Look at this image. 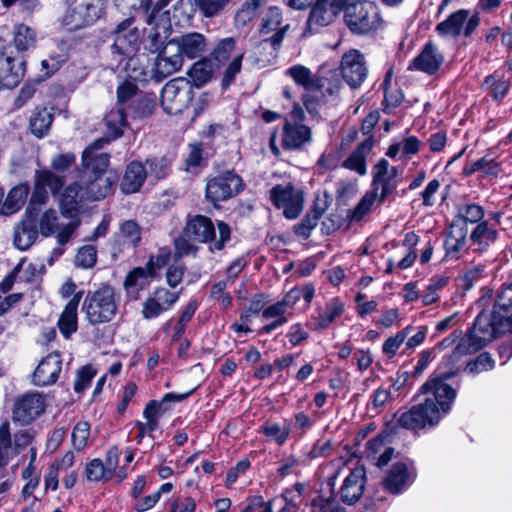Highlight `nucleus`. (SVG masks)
I'll list each match as a JSON object with an SVG mask.
<instances>
[{"instance_id":"nucleus-1","label":"nucleus","mask_w":512,"mask_h":512,"mask_svg":"<svg viewBox=\"0 0 512 512\" xmlns=\"http://www.w3.org/2000/svg\"><path fill=\"white\" fill-rule=\"evenodd\" d=\"M470 346L461 338L453 352L445 356L439 366V374L431 377L421 386L426 396L423 403L413 405L399 417V423L413 431L426 426H436L449 413L456 398V390L445 381L455 376L461 368V358L473 354Z\"/></svg>"},{"instance_id":"nucleus-2","label":"nucleus","mask_w":512,"mask_h":512,"mask_svg":"<svg viewBox=\"0 0 512 512\" xmlns=\"http://www.w3.org/2000/svg\"><path fill=\"white\" fill-rule=\"evenodd\" d=\"M218 238L212 220L204 215H194L188 219L182 234L175 239V257L195 255L198 251L196 243H209L211 251H220L230 240L231 229L223 221L217 222Z\"/></svg>"},{"instance_id":"nucleus-3","label":"nucleus","mask_w":512,"mask_h":512,"mask_svg":"<svg viewBox=\"0 0 512 512\" xmlns=\"http://www.w3.org/2000/svg\"><path fill=\"white\" fill-rule=\"evenodd\" d=\"M207 47L203 34L190 32L166 42L162 55L155 63V73L161 79L178 71L183 65V57L194 59L201 56Z\"/></svg>"},{"instance_id":"nucleus-4","label":"nucleus","mask_w":512,"mask_h":512,"mask_svg":"<svg viewBox=\"0 0 512 512\" xmlns=\"http://www.w3.org/2000/svg\"><path fill=\"white\" fill-rule=\"evenodd\" d=\"M120 304V295L110 285H101L89 291L84 298L82 311L89 324L96 326L114 319Z\"/></svg>"},{"instance_id":"nucleus-5","label":"nucleus","mask_w":512,"mask_h":512,"mask_svg":"<svg viewBox=\"0 0 512 512\" xmlns=\"http://www.w3.org/2000/svg\"><path fill=\"white\" fill-rule=\"evenodd\" d=\"M506 331L512 332V320L509 316L498 315L493 311L481 312L462 339L470 346V350L477 352Z\"/></svg>"},{"instance_id":"nucleus-6","label":"nucleus","mask_w":512,"mask_h":512,"mask_svg":"<svg viewBox=\"0 0 512 512\" xmlns=\"http://www.w3.org/2000/svg\"><path fill=\"white\" fill-rule=\"evenodd\" d=\"M194 97L191 82L182 77L168 81L161 90V107L165 113L177 115L189 107Z\"/></svg>"},{"instance_id":"nucleus-7","label":"nucleus","mask_w":512,"mask_h":512,"mask_svg":"<svg viewBox=\"0 0 512 512\" xmlns=\"http://www.w3.org/2000/svg\"><path fill=\"white\" fill-rule=\"evenodd\" d=\"M138 87L131 81H124L117 87V107L106 114L104 120L110 134L113 138H118L123 134V129L127 125V111L129 105L135 101Z\"/></svg>"},{"instance_id":"nucleus-8","label":"nucleus","mask_w":512,"mask_h":512,"mask_svg":"<svg viewBox=\"0 0 512 512\" xmlns=\"http://www.w3.org/2000/svg\"><path fill=\"white\" fill-rule=\"evenodd\" d=\"M65 216L66 214L64 217ZM62 218L63 214H59V212L53 208L45 209L41 213H39L37 210L36 225L40 234L43 237H50L54 235L56 237L57 243L60 245H64L69 242L76 229L78 228L80 221L70 220L64 223Z\"/></svg>"},{"instance_id":"nucleus-9","label":"nucleus","mask_w":512,"mask_h":512,"mask_svg":"<svg viewBox=\"0 0 512 512\" xmlns=\"http://www.w3.org/2000/svg\"><path fill=\"white\" fill-rule=\"evenodd\" d=\"M385 21L374 1H354V34L375 35L384 30Z\"/></svg>"},{"instance_id":"nucleus-10","label":"nucleus","mask_w":512,"mask_h":512,"mask_svg":"<svg viewBox=\"0 0 512 512\" xmlns=\"http://www.w3.org/2000/svg\"><path fill=\"white\" fill-rule=\"evenodd\" d=\"M64 185V179L53 174L49 170L36 171L34 177V186L30 201L25 211L28 215L31 213L37 215L38 207L46 204L50 191L53 194L58 193Z\"/></svg>"},{"instance_id":"nucleus-11","label":"nucleus","mask_w":512,"mask_h":512,"mask_svg":"<svg viewBox=\"0 0 512 512\" xmlns=\"http://www.w3.org/2000/svg\"><path fill=\"white\" fill-rule=\"evenodd\" d=\"M269 197L274 206L282 209L288 219L297 218L303 210V192L292 184L274 186L269 191Z\"/></svg>"},{"instance_id":"nucleus-12","label":"nucleus","mask_w":512,"mask_h":512,"mask_svg":"<svg viewBox=\"0 0 512 512\" xmlns=\"http://www.w3.org/2000/svg\"><path fill=\"white\" fill-rule=\"evenodd\" d=\"M105 0H74L64 17L69 29H79L97 20L104 9Z\"/></svg>"},{"instance_id":"nucleus-13","label":"nucleus","mask_w":512,"mask_h":512,"mask_svg":"<svg viewBox=\"0 0 512 512\" xmlns=\"http://www.w3.org/2000/svg\"><path fill=\"white\" fill-rule=\"evenodd\" d=\"M243 189V181L233 171H226L208 180L206 198L213 204L237 195Z\"/></svg>"},{"instance_id":"nucleus-14","label":"nucleus","mask_w":512,"mask_h":512,"mask_svg":"<svg viewBox=\"0 0 512 512\" xmlns=\"http://www.w3.org/2000/svg\"><path fill=\"white\" fill-rule=\"evenodd\" d=\"M469 15V10L460 9L450 14L444 21L438 23L435 30L442 37L455 38L458 37L462 31L465 37H469L480 23L478 14Z\"/></svg>"},{"instance_id":"nucleus-15","label":"nucleus","mask_w":512,"mask_h":512,"mask_svg":"<svg viewBox=\"0 0 512 512\" xmlns=\"http://www.w3.org/2000/svg\"><path fill=\"white\" fill-rule=\"evenodd\" d=\"M112 139L113 136L98 138L83 151V175L113 173L108 170L110 155L102 152L104 145L109 144Z\"/></svg>"},{"instance_id":"nucleus-16","label":"nucleus","mask_w":512,"mask_h":512,"mask_svg":"<svg viewBox=\"0 0 512 512\" xmlns=\"http://www.w3.org/2000/svg\"><path fill=\"white\" fill-rule=\"evenodd\" d=\"M45 396L39 392H28L19 397L13 408V420L22 425L30 424L44 413Z\"/></svg>"},{"instance_id":"nucleus-17","label":"nucleus","mask_w":512,"mask_h":512,"mask_svg":"<svg viewBox=\"0 0 512 512\" xmlns=\"http://www.w3.org/2000/svg\"><path fill=\"white\" fill-rule=\"evenodd\" d=\"M117 182L114 173L82 175L81 197L90 201H98L107 197Z\"/></svg>"},{"instance_id":"nucleus-18","label":"nucleus","mask_w":512,"mask_h":512,"mask_svg":"<svg viewBox=\"0 0 512 512\" xmlns=\"http://www.w3.org/2000/svg\"><path fill=\"white\" fill-rule=\"evenodd\" d=\"M443 62V53L436 44L429 41L409 64L408 70L421 71L428 75H434L440 69Z\"/></svg>"},{"instance_id":"nucleus-19","label":"nucleus","mask_w":512,"mask_h":512,"mask_svg":"<svg viewBox=\"0 0 512 512\" xmlns=\"http://www.w3.org/2000/svg\"><path fill=\"white\" fill-rule=\"evenodd\" d=\"M170 0H156L153 4V0H115L116 6L129 13L135 12L142 15L147 24L156 26V18L160 11L164 9Z\"/></svg>"},{"instance_id":"nucleus-20","label":"nucleus","mask_w":512,"mask_h":512,"mask_svg":"<svg viewBox=\"0 0 512 512\" xmlns=\"http://www.w3.org/2000/svg\"><path fill=\"white\" fill-rule=\"evenodd\" d=\"M62 371V358L58 352L48 354L43 358L33 373V383L44 387L56 383Z\"/></svg>"},{"instance_id":"nucleus-21","label":"nucleus","mask_w":512,"mask_h":512,"mask_svg":"<svg viewBox=\"0 0 512 512\" xmlns=\"http://www.w3.org/2000/svg\"><path fill=\"white\" fill-rule=\"evenodd\" d=\"M327 65H322L315 75L311 70L303 65H294L290 67L286 74L291 76L294 82L307 91H319L324 88L326 81Z\"/></svg>"},{"instance_id":"nucleus-22","label":"nucleus","mask_w":512,"mask_h":512,"mask_svg":"<svg viewBox=\"0 0 512 512\" xmlns=\"http://www.w3.org/2000/svg\"><path fill=\"white\" fill-rule=\"evenodd\" d=\"M36 221L37 215H28L25 211L21 222L14 228V245L17 249L24 251L35 243L40 234Z\"/></svg>"},{"instance_id":"nucleus-23","label":"nucleus","mask_w":512,"mask_h":512,"mask_svg":"<svg viewBox=\"0 0 512 512\" xmlns=\"http://www.w3.org/2000/svg\"><path fill=\"white\" fill-rule=\"evenodd\" d=\"M25 73V63L22 57H0V84L5 88L17 86Z\"/></svg>"},{"instance_id":"nucleus-24","label":"nucleus","mask_w":512,"mask_h":512,"mask_svg":"<svg viewBox=\"0 0 512 512\" xmlns=\"http://www.w3.org/2000/svg\"><path fill=\"white\" fill-rule=\"evenodd\" d=\"M330 0H317L315 5L310 11L307 19V28L304 32L307 34H315L322 27L329 25L334 17L337 15L334 10L329 6Z\"/></svg>"},{"instance_id":"nucleus-25","label":"nucleus","mask_w":512,"mask_h":512,"mask_svg":"<svg viewBox=\"0 0 512 512\" xmlns=\"http://www.w3.org/2000/svg\"><path fill=\"white\" fill-rule=\"evenodd\" d=\"M311 141V130L301 123L285 122L283 127L282 146L285 149H300L304 144Z\"/></svg>"},{"instance_id":"nucleus-26","label":"nucleus","mask_w":512,"mask_h":512,"mask_svg":"<svg viewBox=\"0 0 512 512\" xmlns=\"http://www.w3.org/2000/svg\"><path fill=\"white\" fill-rule=\"evenodd\" d=\"M192 391L184 394L167 393L164 395L161 401L151 400L147 403L143 416L146 419V426L150 428V431H154L158 428V419L163 414L164 404L166 402H179L187 398Z\"/></svg>"},{"instance_id":"nucleus-27","label":"nucleus","mask_w":512,"mask_h":512,"mask_svg":"<svg viewBox=\"0 0 512 512\" xmlns=\"http://www.w3.org/2000/svg\"><path fill=\"white\" fill-rule=\"evenodd\" d=\"M147 176L146 167L141 162L133 161L126 168L120 188L125 194L138 192Z\"/></svg>"},{"instance_id":"nucleus-28","label":"nucleus","mask_w":512,"mask_h":512,"mask_svg":"<svg viewBox=\"0 0 512 512\" xmlns=\"http://www.w3.org/2000/svg\"><path fill=\"white\" fill-rule=\"evenodd\" d=\"M124 24L125 23H121L118 26L111 49L113 53L129 56L136 50L139 35L137 30L134 28L129 30L124 28Z\"/></svg>"},{"instance_id":"nucleus-29","label":"nucleus","mask_w":512,"mask_h":512,"mask_svg":"<svg viewBox=\"0 0 512 512\" xmlns=\"http://www.w3.org/2000/svg\"><path fill=\"white\" fill-rule=\"evenodd\" d=\"M468 227L458 224H450L444 241L446 256L458 259L467 241Z\"/></svg>"},{"instance_id":"nucleus-30","label":"nucleus","mask_w":512,"mask_h":512,"mask_svg":"<svg viewBox=\"0 0 512 512\" xmlns=\"http://www.w3.org/2000/svg\"><path fill=\"white\" fill-rule=\"evenodd\" d=\"M83 292H77L65 306L58 320V327L65 338L77 330V309Z\"/></svg>"},{"instance_id":"nucleus-31","label":"nucleus","mask_w":512,"mask_h":512,"mask_svg":"<svg viewBox=\"0 0 512 512\" xmlns=\"http://www.w3.org/2000/svg\"><path fill=\"white\" fill-rule=\"evenodd\" d=\"M496 228L489 227L488 221L480 222L471 232L470 241L474 246V251H487L491 244L498 239Z\"/></svg>"},{"instance_id":"nucleus-32","label":"nucleus","mask_w":512,"mask_h":512,"mask_svg":"<svg viewBox=\"0 0 512 512\" xmlns=\"http://www.w3.org/2000/svg\"><path fill=\"white\" fill-rule=\"evenodd\" d=\"M30 186L28 183H20L13 187L1 205L0 214L11 215L19 211L26 202Z\"/></svg>"},{"instance_id":"nucleus-33","label":"nucleus","mask_w":512,"mask_h":512,"mask_svg":"<svg viewBox=\"0 0 512 512\" xmlns=\"http://www.w3.org/2000/svg\"><path fill=\"white\" fill-rule=\"evenodd\" d=\"M54 115L46 107H36L29 118L31 133L37 138H43L48 134Z\"/></svg>"},{"instance_id":"nucleus-34","label":"nucleus","mask_w":512,"mask_h":512,"mask_svg":"<svg viewBox=\"0 0 512 512\" xmlns=\"http://www.w3.org/2000/svg\"><path fill=\"white\" fill-rule=\"evenodd\" d=\"M409 474L406 464H394L384 479V487L392 494H398L408 483Z\"/></svg>"},{"instance_id":"nucleus-35","label":"nucleus","mask_w":512,"mask_h":512,"mask_svg":"<svg viewBox=\"0 0 512 512\" xmlns=\"http://www.w3.org/2000/svg\"><path fill=\"white\" fill-rule=\"evenodd\" d=\"M484 208L475 203L463 204L457 208V214L452 223L463 227H468V223L479 224L484 221Z\"/></svg>"},{"instance_id":"nucleus-36","label":"nucleus","mask_w":512,"mask_h":512,"mask_svg":"<svg viewBox=\"0 0 512 512\" xmlns=\"http://www.w3.org/2000/svg\"><path fill=\"white\" fill-rule=\"evenodd\" d=\"M213 67L211 60L203 59L193 64L188 72L190 82L194 87L200 88L212 77Z\"/></svg>"},{"instance_id":"nucleus-37","label":"nucleus","mask_w":512,"mask_h":512,"mask_svg":"<svg viewBox=\"0 0 512 512\" xmlns=\"http://www.w3.org/2000/svg\"><path fill=\"white\" fill-rule=\"evenodd\" d=\"M403 413L404 412L396 413L394 415V420L386 424V427L382 431V433L367 442V449L370 451L369 455L377 453L384 444V438H388L392 435H395L399 427L410 430L409 428H406L403 425H401L398 421L399 417Z\"/></svg>"},{"instance_id":"nucleus-38","label":"nucleus","mask_w":512,"mask_h":512,"mask_svg":"<svg viewBox=\"0 0 512 512\" xmlns=\"http://www.w3.org/2000/svg\"><path fill=\"white\" fill-rule=\"evenodd\" d=\"M155 98L149 95H143L135 99L127 111V115L135 118H144L153 114L156 109Z\"/></svg>"},{"instance_id":"nucleus-39","label":"nucleus","mask_w":512,"mask_h":512,"mask_svg":"<svg viewBox=\"0 0 512 512\" xmlns=\"http://www.w3.org/2000/svg\"><path fill=\"white\" fill-rule=\"evenodd\" d=\"M236 40L234 37H227L216 42L211 54L210 60L222 65L230 58L235 49Z\"/></svg>"},{"instance_id":"nucleus-40","label":"nucleus","mask_w":512,"mask_h":512,"mask_svg":"<svg viewBox=\"0 0 512 512\" xmlns=\"http://www.w3.org/2000/svg\"><path fill=\"white\" fill-rule=\"evenodd\" d=\"M373 146L374 138L370 135L354 151V171L360 175H365L367 172L366 159L371 154Z\"/></svg>"},{"instance_id":"nucleus-41","label":"nucleus","mask_w":512,"mask_h":512,"mask_svg":"<svg viewBox=\"0 0 512 512\" xmlns=\"http://www.w3.org/2000/svg\"><path fill=\"white\" fill-rule=\"evenodd\" d=\"M118 236L123 239V245L134 248L141 240V229L135 221L127 220L120 225Z\"/></svg>"},{"instance_id":"nucleus-42","label":"nucleus","mask_w":512,"mask_h":512,"mask_svg":"<svg viewBox=\"0 0 512 512\" xmlns=\"http://www.w3.org/2000/svg\"><path fill=\"white\" fill-rule=\"evenodd\" d=\"M166 38H167V32H166L165 27L163 28L162 32L159 31L158 27H153V28H151V30L147 36L145 48L151 53L158 54L155 63H157L159 61V59L162 55V51L164 50V47L166 45V43H165Z\"/></svg>"},{"instance_id":"nucleus-43","label":"nucleus","mask_w":512,"mask_h":512,"mask_svg":"<svg viewBox=\"0 0 512 512\" xmlns=\"http://www.w3.org/2000/svg\"><path fill=\"white\" fill-rule=\"evenodd\" d=\"M483 87L489 91L492 98L496 101H501L509 90L508 83L496 74L487 76L484 79Z\"/></svg>"},{"instance_id":"nucleus-44","label":"nucleus","mask_w":512,"mask_h":512,"mask_svg":"<svg viewBox=\"0 0 512 512\" xmlns=\"http://www.w3.org/2000/svg\"><path fill=\"white\" fill-rule=\"evenodd\" d=\"M230 0H195V6L205 18H213L220 15Z\"/></svg>"},{"instance_id":"nucleus-45","label":"nucleus","mask_w":512,"mask_h":512,"mask_svg":"<svg viewBox=\"0 0 512 512\" xmlns=\"http://www.w3.org/2000/svg\"><path fill=\"white\" fill-rule=\"evenodd\" d=\"M80 187H81V182L74 183L65 189V192L63 193L62 200H61L62 206H63V210H62L63 216L67 212L76 210L78 202H80L82 200H86L85 198L81 197Z\"/></svg>"},{"instance_id":"nucleus-46","label":"nucleus","mask_w":512,"mask_h":512,"mask_svg":"<svg viewBox=\"0 0 512 512\" xmlns=\"http://www.w3.org/2000/svg\"><path fill=\"white\" fill-rule=\"evenodd\" d=\"M35 42V32L28 26L20 24L14 31V43L18 51H25Z\"/></svg>"},{"instance_id":"nucleus-47","label":"nucleus","mask_w":512,"mask_h":512,"mask_svg":"<svg viewBox=\"0 0 512 512\" xmlns=\"http://www.w3.org/2000/svg\"><path fill=\"white\" fill-rule=\"evenodd\" d=\"M512 308V283L503 286L497 293L493 312L507 316Z\"/></svg>"},{"instance_id":"nucleus-48","label":"nucleus","mask_w":512,"mask_h":512,"mask_svg":"<svg viewBox=\"0 0 512 512\" xmlns=\"http://www.w3.org/2000/svg\"><path fill=\"white\" fill-rule=\"evenodd\" d=\"M144 166L156 180L165 178L170 171V161L165 157L147 159Z\"/></svg>"},{"instance_id":"nucleus-49","label":"nucleus","mask_w":512,"mask_h":512,"mask_svg":"<svg viewBox=\"0 0 512 512\" xmlns=\"http://www.w3.org/2000/svg\"><path fill=\"white\" fill-rule=\"evenodd\" d=\"M352 197V184L350 181H340L336 188V200L339 207H347L345 217L352 220V209L349 208V201Z\"/></svg>"},{"instance_id":"nucleus-50","label":"nucleus","mask_w":512,"mask_h":512,"mask_svg":"<svg viewBox=\"0 0 512 512\" xmlns=\"http://www.w3.org/2000/svg\"><path fill=\"white\" fill-rule=\"evenodd\" d=\"M150 276L146 268L137 267L128 273L124 281V287L128 293H135L143 286L142 281Z\"/></svg>"},{"instance_id":"nucleus-51","label":"nucleus","mask_w":512,"mask_h":512,"mask_svg":"<svg viewBox=\"0 0 512 512\" xmlns=\"http://www.w3.org/2000/svg\"><path fill=\"white\" fill-rule=\"evenodd\" d=\"M90 435V425L86 421L78 422L72 432V445L73 447L81 451L87 446V441Z\"/></svg>"},{"instance_id":"nucleus-52","label":"nucleus","mask_w":512,"mask_h":512,"mask_svg":"<svg viewBox=\"0 0 512 512\" xmlns=\"http://www.w3.org/2000/svg\"><path fill=\"white\" fill-rule=\"evenodd\" d=\"M410 328L407 327L401 331H399L395 336L389 337L385 340L383 343V353L389 357L392 358L396 355L399 347L403 344L405 339L408 337L410 333Z\"/></svg>"},{"instance_id":"nucleus-53","label":"nucleus","mask_w":512,"mask_h":512,"mask_svg":"<svg viewBox=\"0 0 512 512\" xmlns=\"http://www.w3.org/2000/svg\"><path fill=\"white\" fill-rule=\"evenodd\" d=\"M377 189L375 187L373 190L368 191L357 206L354 207V221H360L371 210L378 197Z\"/></svg>"},{"instance_id":"nucleus-54","label":"nucleus","mask_w":512,"mask_h":512,"mask_svg":"<svg viewBox=\"0 0 512 512\" xmlns=\"http://www.w3.org/2000/svg\"><path fill=\"white\" fill-rule=\"evenodd\" d=\"M97 260L96 248L92 245L81 247L75 257V264L82 268H92Z\"/></svg>"},{"instance_id":"nucleus-55","label":"nucleus","mask_w":512,"mask_h":512,"mask_svg":"<svg viewBox=\"0 0 512 512\" xmlns=\"http://www.w3.org/2000/svg\"><path fill=\"white\" fill-rule=\"evenodd\" d=\"M85 475L89 481H101L111 476L108 475V471L104 467L102 460L96 458L86 464Z\"/></svg>"},{"instance_id":"nucleus-56","label":"nucleus","mask_w":512,"mask_h":512,"mask_svg":"<svg viewBox=\"0 0 512 512\" xmlns=\"http://www.w3.org/2000/svg\"><path fill=\"white\" fill-rule=\"evenodd\" d=\"M368 67L364 55L357 49H354V75H357V79L354 78V89L361 86L363 81L368 76Z\"/></svg>"},{"instance_id":"nucleus-57","label":"nucleus","mask_w":512,"mask_h":512,"mask_svg":"<svg viewBox=\"0 0 512 512\" xmlns=\"http://www.w3.org/2000/svg\"><path fill=\"white\" fill-rule=\"evenodd\" d=\"M282 23V14L278 7H270L267 15L263 19L261 28L262 34H268L276 31Z\"/></svg>"},{"instance_id":"nucleus-58","label":"nucleus","mask_w":512,"mask_h":512,"mask_svg":"<svg viewBox=\"0 0 512 512\" xmlns=\"http://www.w3.org/2000/svg\"><path fill=\"white\" fill-rule=\"evenodd\" d=\"M494 159L484 156L464 168L465 175H472L475 172L483 171L487 175H495L497 171L492 166Z\"/></svg>"},{"instance_id":"nucleus-59","label":"nucleus","mask_w":512,"mask_h":512,"mask_svg":"<svg viewBox=\"0 0 512 512\" xmlns=\"http://www.w3.org/2000/svg\"><path fill=\"white\" fill-rule=\"evenodd\" d=\"M494 367V360L487 352L481 353L474 361L466 365V370L471 374L491 370Z\"/></svg>"},{"instance_id":"nucleus-60","label":"nucleus","mask_w":512,"mask_h":512,"mask_svg":"<svg viewBox=\"0 0 512 512\" xmlns=\"http://www.w3.org/2000/svg\"><path fill=\"white\" fill-rule=\"evenodd\" d=\"M262 430L267 437L275 440L279 445L286 441L290 433L288 426H280L277 423H268L262 427Z\"/></svg>"},{"instance_id":"nucleus-61","label":"nucleus","mask_w":512,"mask_h":512,"mask_svg":"<svg viewBox=\"0 0 512 512\" xmlns=\"http://www.w3.org/2000/svg\"><path fill=\"white\" fill-rule=\"evenodd\" d=\"M96 372L92 366L86 365L77 371V376L74 382V390L77 393H82L91 383Z\"/></svg>"},{"instance_id":"nucleus-62","label":"nucleus","mask_w":512,"mask_h":512,"mask_svg":"<svg viewBox=\"0 0 512 512\" xmlns=\"http://www.w3.org/2000/svg\"><path fill=\"white\" fill-rule=\"evenodd\" d=\"M242 59L243 54H239L226 67L221 82L223 88H228L234 82L236 75L241 71Z\"/></svg>"},{"instance_id":"nucleus-63","label":"nucleus","mask_w":512,"mask_h":512,"mask_svg":"<svg viewBox=\"0 0 512 512\" xmlns=\"http://www.w3.org/2000/svg\"><path fill=\"white\" fill-rule=\"evenodd\" d=\"M320 218V216L309 210L304 219L299 224L295 225V233L304 238H308L311 230L316 227Z\"/></svg>"},{"instance_id":"nucleus-64","label":"nucleus","mask_w":512,"mask_h":512,"mask_svg":"<svg viewBox=\"0 0 512 512\" xmlns=\"http://www.w3.org/2000/svg\"><path fill=\"white\" fill-rule=\"evenodd\" d=\"M343 311V304L338 300L329 303L326 310L319 316V325L322 328L327 327Z\"/></svg>"}]
</instances>
